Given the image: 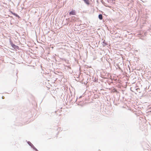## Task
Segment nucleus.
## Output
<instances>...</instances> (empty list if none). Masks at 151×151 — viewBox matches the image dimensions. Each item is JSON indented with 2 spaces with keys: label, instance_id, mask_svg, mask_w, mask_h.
<instances>
[{
  "label": "nucleus",
  "instance_id": "nucleus-5",
  "mask_svg": "<svg viewBox=\"0 0 151 151\" xmlns=\"http://www.w3.org/2000/svg\"><path fill=\"white\" fill-rule=\"evenodd\" d=\"M58 48L59 49H60L61 48H62V46L61 45V46H60L59 47H57V49Z\"/></svg>",
  "mask_w": 151,
  "mask_h": 151
},
{
  "label": "nucleus",
  "instance_id": "nucleus-3",
  "mask_svg": "<svg viewBox=\"0 0 151 151\" xmlns=\"http://www.w3.org/2000/svg\"><path fill=\"white\" fill-rule=\"evenodd\" d=\"M69 14L70 15H75V13L74 12L72 11L69 12Z\"/></svg>",
  "mask_w": 151,
  "mask_h": 151
},
{
  "label": "nucleus",
  "instance_id": "nucleus-1",
  "mask_svg": "<svg viewBox=\"0 0 151 151\" xmlns=\"http://www.w3.org/2000/svg\"><path fill=\"white\" fill-rule=\"evenodd\" d=\"M87 5H88L90 3L88 0H82Z\"/></svg>",
  "mask_w": 151,
  "mask_h": 151
},
{
  "label": "nucleus",
  "instance_id": "nucleus-4",
  "mask_svg": "<svg viewBox=\"0 0 151 151\" xmlns=\"http://www.w3.org/2000/svg\"><path fill=\"white\" fill-rule=\"evenodd\" d=\"M61 46V43H57V47Z\"/></svg>",
  "mask_w": 151,
  "mask_h": 151
},
{
  "label": "nucleus",
  "instance_id": "nucleus-2",
  "mask_svg": "<svg viewBox=\"0 0 151 151\" xmlns=\"http://www.w3.org/2000/svg\"><path fill=\"white\" fill-rule=\"evenodd\" d=\"M98 17L100 20H102L103 19L102 15L101 14H99Z\"/></svg>",
  "mask_w": 151,
  "mask_h": 151
}]
</instances>
